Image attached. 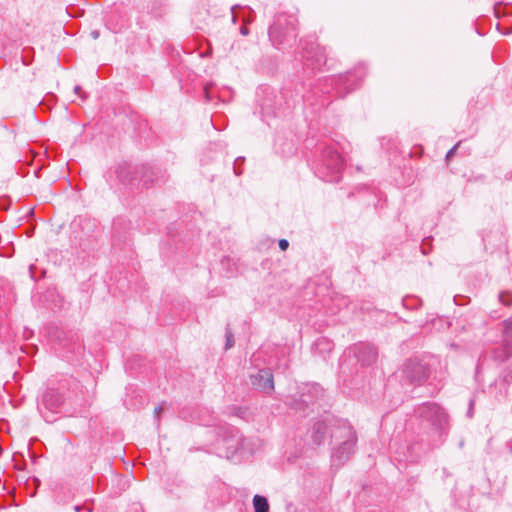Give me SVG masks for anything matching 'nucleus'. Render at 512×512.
I'll return each instance as SVG.
<instances>
[{
	"label": "nucleus",
	"mask_w": 512,
	"mask_h": 512,
	"mask_svg": "<svg viewBox=\"0 0 512 512\" xmlns=\"http://www.w3.org/2000/svg\"><path fill=\"white\" fill-rule=\"evenodd\" d=\"M297 18L290 14H279L269 28V39L278 48L289 45L297 36Z\"/></svg>",
	"instance_id": "f257e3e1"
},
{
	"label": "nucleus",
	"mask_w": 512,
	"mask_h": 512,
	"mask_svg": "<svg viewBox=\"0 0 512 512\" xmlns=\"http://www.w3.org/2000/svg\"><path fill=\"white\" fill-rule=\"evenodd\" d=\"M335 438L342 439L338 448L332 455L333 465L340 466L344 464L354 452L357 442V436L352 426L343 422L335 432Z\"/></svg>",
	"instance_id": "f03ea898"
},
{
	"label": "nucleus",
	"mask_w": 512,
	"mask_h": 512,
	"mask_svg": "<svg viewBox=\"0 0 512 512\" xmlns=\"http://www.w3.org/2000/svg\"><path fill=\"white\" fill-rule=\"evenodd\" d=\"M322 166L318 173L327 182H337L340 179V172L344 161L340 153L332 146L324 149L322 153Z\"/></svg>",
	"instance_id": "7ed1b4c3"
},
{
	"label": "nucleus",
	"mask_w": 512,
	"mask_h": 512,
	"mask_svg": "<svg viewBox=\"0 0 512 512\" xmlns=\"http://www.w3.org/2000/svg\"><path fill=\"white\" fill-rule=\"evenodd\" d=\"M418 416L436 428H443L447 422V415L436 403H425L417 410Z\"/></svg>",
	"instance_id": "20e7f679"
},
{
	"label": "nucleus",
	"mask_w": 512,
	"mask_h": 512,
	"mask_svg": "<svg viewBox=\"0 0 512 512\" xmlns=\"http://www.w3.org/2000/svg\"><path fill=\"white\" fill-rule=\"evenodd\" d=\"M403 374L410 384L421 385L428 379L429 370L425 363L410 359L404 366Z\"/></svg>",
	"instance_id": "39448f33"
},
{
	"label": "nucleus",
	"mask_w": 512,
	"mask_h": 512,
	"mask_svg": "<svg viewBox=\"0 0 512 512\" xmlns=\"http://www.w3.org/2000/svg\"><path fill=\"white\" fill-rule=\"evenodd\" d=\"M496 360L504 362L512 357V319L503 322V337L501 348L495 350Z\"/></svg>",
	"instance_id": "423d86ee"
},
{
	"label": "nucleus",
	"mask_w": 512,
	"mask_h": 512,
	"mask_svg": "<svg viewBox=\"0 0 512 512\" xmlns=\"http://www.w3.org/2000/svg\"><path fill=\"white\" fill-rule=\"evenodd\" d=\"M305 65L312 70H318L326 63L325 48L318 44H313L309 48H304Z\"/></svg>",
	"instance_id": "0eeeda50"
},
{
	"label": "nucleus",
	"mask_w": 512,
	"mask_h": 512,
	"mask_svg": "<svg viewBox=\"0 0 512 512\" xmlns=\"http://www.w3.org/2000/svg\"><path fill=\"white\" fill-rule=\"evenodd\" d=\"M252 385L264 393H270L274 389L273 375L269 369H262L251 376Z\"/></svg>",
	"instance_id": "6e6552de"
},
{
	"label": "nucleus",
	"mask_w": 512,
	"mask_h": 512,
	"mask_svg": "<svg viewBox=\"0 0 512 512\" xmlns=\"http://www.w3.org/2000/svg\"><path fill=\"white\" fill-rule=\"evenodd\" d=\"M62 396L55 390H48L42 397V402L46 408L56 411L62 404Z\"/></svg>",
	"instance_id": "1a4fd4ad"
},
{
	"label": "nucleus",
	"mask_w": 512,
	"mask_h": 512,
	"mask_svg": "<svg viewBox=\"0 0 512 512\" xmlns=\"http://www.w3.org/2000/svg\"><path fill=\"white\" fill-rule=\"evenodd\" d=\"M313 432V441L319 445L323 442L325 433H326V425L324 422H317L314 425Z\"/></svg>",
	"instance_id": "9d476101"
},
{
	"label": "nucleus",
	"mask_w": 512,
	"mask_h": 512,
	"mask_svg": "<svg viewBox=\"0 0 512 512\" xmlns=\"http://www.w3.org/2000/svg\"><path fill=\"white\" fill-rule=\"evenodd\" d=\"M254 512H269V504L265 497L255 495L253 498Z\"/></svg>",
	"instance_id": "9b49d317"
},
{
	"label": "nucleus",
	"mask_w": 512,
	"mask_h": 512,
	"mask_svg": "<svg viewBox=\"0 0 512 512\" xmlns=\"http://www.w3.org/2000/svg\"><path fill=\"white\" fill-rule=\"evenodd\" d=\"M499 300L502 304L510 306L512 304V294L510 292H501L499 294Z\"/></svg>",
	"instance_id": "f8f14e48"
},
{
	"label": "nucleus",
	"mask_w": 512,
	"mask_h": 512,
	"mask_svg": "<svg viewBox=\"0 0 512 512\" xmlns=\"http://www.w3.org/2000/svg\"><path fill=\"white\" fill-rule=\"evenodd\" d=\"M367 350H368V356H369V359L368 360H363L366 364H369L373 361H375L376 359V356H377V353L375 351V349L373 347H370V346H367L366 347Z\"/></svg>",
	"instance_id": "ddd939ff"
},
{
	"label": "nucleus",
	"mask_w": 512,
	"mask_h": 512,
	"mask_svg": "<svg viewBox=\"0 0 512 512\" xmlns=\"http://www.w3.org/2000/svg\"><path fill=\"white\" fill-rule=\"evenodd\" d=\"M243 161H244V159H243V158H237V159L235 160V162H234V172H235L236 174H238V175H239V174H241V171H240V169H239V165H240V163H242Z\"/></svg>",
	"instance_id": "4468645a"
},
{
	"label": "nucleus",
	"mask_w": 512,
	"mask_h": 512,
	"mask_svg": "<svg viewBox=\"0 0 512 512\" xmlns=\"http://www.w3.org/2000/svg\"><path fill=\"white\" fill-rule=\"evenodd\" d=\"M226 338H227L226 348L232 347L233 346V335L230 331H227Z\"/></svg>",
	"instance_id": "2eb2a0df"
},
{
	"label": "nucleus",
	"mask_w": 512,
	"mask_h": 512,
	"mask_svg": "<svg viewBox=\"0 0 512 512\" xmlns=\"http://www.w3.org/2000/svg\"><path fill=\"white\" fill-rule=\"evenodd\" d=\"M460 143H457L452 149H450L447 154H446V158L447 159H450L456 152L457 148L459 147Z\"/></svg>",
	"instance_id": "dca6fc26"
},
{
	"label": "nucleus",
	"mask_w": 512,
	"mask_h": 512,
	"mask_svg": "<svg viewBox=\"0 0 512 512\" xmlns=\"http://www.w3.org/2000/svg\"><path fill=\"white\" fill-rule=\"evenodd\" d=\"M288 246H289V242L286 239H281L279 241V247L281 250H283V251L286 250L288 248Z\"/></svg>",
	"instance_id": "f3484780"
},
{
	"label": "nucleus",
	"mask_w": 512,
	"mask_h": 512,
	"mask_svg": "<svg viewBox=\"0 0 512 512\" xmlns=\"http://www.w3.org/2000/svg\"><path fill=\"white\" fill-rule=\"evenodd\" d=\"M74 92H75V94H76V95H78L79 97H81V98H83V99L85 98V96L83 95L82 88H81L80 86H78V85H77V86H75V88H74Z\"/></svg>",
	"instance_id": "a211bd4d"
},
{
	"label": "nucleus",
	"mask_w": 512,
	"mask_h": 512,
	"mask_svg": "<svg viewBox=\"0 0 512 512\" xmlns=\"http://www.w3.org/2000/svg\"><path fill=\"white\" fill-rule=\"evenodd\" d=\"M163 410L162 406H157L154 410L155 417L158 419L161 411Z\"/></svg>",
	"instance_id": "6ab92c4d"
},
{
	"label": "nucleus",
	"mask_w": 512,
	"mask_h": 512,
	"mask_svg": "<svg viewBox=\"0 0 512 512\" xmlns=\"http://www.w3.org/2000/svg\"><path fill=\"white\" fill-rule=\"evenodd\" d=\"M240 33L243 35V36H247L249 34V30L248 28L244 25L240 28Z\"/></svg>",
	"instance_id": "aec40b11"
},
{
	"label": "nucleus",
	"mask_w": 512,
	"mask_h": 512,
	"mask_svg": "<svg viewBox=\"0 0 512 512\" xmlns=\"http://www.w3.org/2000/svg\"><path fill=\"white\" fill-rule=\"evenodd\" d=\"M236 6L232 7V21L236 23L237 16L235 15Z\"/></svg>",
	"instance_id": "412c9836"
},
{
	"label": "nucleus",
	"mask_w": 512,
	"mask_h": 512,
	"mask_svg": "<svg viewBox=\"0 0 512 512\" xmlns=\"http://www.w3.org/2000/svg\"><path fill=\"white\" fill-rule=\"evenodd\" d=\"M205 92H206V97L209 98V92H208L207 87H205Z\"/></svg>",
	"instance_id": "4be33fe9"
},
{
	"label": "nucleus",
	"mask_w": 512,
	"mask_h": 512,
	"mask_svg": "<svg viewBox=\"0 0 512 512\" xmlns=\"http://www.w3.org/2000/svg\"><path fill=\"white\" fill-rule=\"evenodd\" d=\"M75 511L79 512L80 511V507L79 506H75Z\"/></svg>",
	"instance_id": "5701e85b"
}]
</instances>
